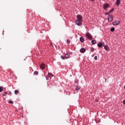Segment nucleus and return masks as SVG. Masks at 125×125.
<instances>
[{
	"mask_svg": "<svg viewBox=\"0 0 125 125\" xmlns=\"http://www.w3.org/2000/svg\"><path fill=\"white\" fill-rule=\"evenodd\" d=\"M77 20L75 21V23L77 26H82V22H83V16L78 15L76 17Z\"/></svg>",
	"mask_w": 125,
	"mask_h": 125,
	"instance_id": "nucleus-1",
	"label": "nucleus"
},
{
	"mask_svg": "<svg viewBox=\"0 0 125 125\" xmlns=\"http://www.w3.org/2000/svg\"><path fill=\"white\" fill-rule=\"evenodd\" d=\"M86 37L87 39L89 40V41H91V40H92L93 39L92 35H91V34H90V33H89V32H87L86 33Z\"/></svg>",
	"mask_w": 125,
	"mask_h": 125,
	"instance_id": "nucleus-2",
	"label": "nucleus"
},
{
	"mask_svg": "<svg viewBox=\"0 0 125 125\" xmlns=\"http://www.w3.org/2000/svg\"><path fill=\"white\" fill-rule=\"evenodd\" d=\"M109 7H110V4H109V3H107L104 4L103 8L104 10H107V9L109 8Z\"/></svg>",
	"mask_w": 125,
	"mask_h": 125,
	"instance_id": "nucleus-3",
	"label": "nucleus"
},
{
	"mask_svg": "<svg viewBox=\"0 0 125 125\" xmlns=\"http://www.w3.org/2000/svg\"><path fill=\"white\" fill-rule=\"evenodd\" d=\"M120 23L121 22L120 21H115L112 22V25H113V26H117V25H120Z\"/></svg>",
	"mask_w": 125,
	"mask_h": 125,
	"instance_id": "nucleus-4",
	"label": "nucleus"
},
{
	"mask_svg": "<svg viewBox=\"0 0 125 125\" xmlns=\"http://www.w3.org/2000/svg\"><path fill=\"white\" fill-rule=\"evenodd\" d=\"M105 46V43H104V42H99L98 43V47H102V46Z\"/></svg>",
	"mask_w": 125,
	"mask_h": 125,
	"instance_id": "nucleus-5",
	"label": "nucleus"
},
{
	"mask_svg": "<svg viewBox=\"0 0 125 125\" xmlns=\"http://www.w3.org/2000/svg\"><path fill=\"white\" fill-rule=\"evenodd\" d=\"M107 19L108 22H111V21H113V15L111 14L109 15Z\"/></svg>",
	"mask_w": 125,
	"mask_h": 125,
	"instance_id": "nucleus-6",
	"label": "nucleus"
},
{
	"mask_svg": "<svg viewBox=\"0 0 125 125\" xmlns=\"http://www.w3.org/2000/svg\"><path fill=\"white\" fill-rule=\"evenodd\" d=\"M40 67L42 70H44V69H45V65H44V63H42L40 65Z\"/></svg>",
	"mask_w": 125,
	"mask_h": 125,
	"instance_id": "nucleus-7",
	"label": "nucleus"
},
{
	"mask_svg": "<svg viewBox=\"0 0 125 125\" xmlns=\"http://www.w3.org/2000/svg\"><path fill=\"white\" fill-rule=\"evenodd\" d=\"M104 48L105 50H106V51H109L110 50V47L108 45H104Z\"/></svg>",
	"mask_w": 125,
	"mask_h": 125,
	"instance_id": "nucleus-8",
	"label": "nucleus"
},
{
	"mask_svg": "<svg viewBox=\"0 0 125 125\" xmlns=\"http://www.w3.org/2000/svg\"><path fill=\"white\" fill-rule=\"evenodd\" d=\"M80 51L81 53H84L86 51V49L84 48H82L80 49Z\"/></svg>",
	"mask_w": 125,
	"mask_h": 125,
	"instance_id": "nucleus-9",
	"label": "nucleus"
},
{
	"mask_svg": "<svg viewBox=\"0 0 125 125\" xmlns=\"http://www.w3.org/2000/svg\"><path fill=\"white\" fill-rule=\"evenodd\" d=\"M120 3H121V0H116V5L117 6H119V5H120Z\"/></svg>",
	"mask_w": 125,
	"mask_h": 125,
	"instance_id": "nucleus-10",
	"label": "nucleus"
},
{
	"mask_svg": "<svg viewBox=\"0 0 125 125\" xmlns=\"http://www.w3.org/2000/svg\"><path fill=\"white\" fill-rule=\"evenodd\" d=\"M70 53H67L65 54V58L68 59L70 58Z\"/></svg>",
	"mask_w": 125,
	"mask_h": 125,
	"instance_id": "nucleus-11",
	"label": "nucleus"
},
{
	"mask_svg": "<svg viewBox=\"0 0 125 125\" xmlns=\"http://www.w3.org/2000/svg\"><path fill=\"white\" fill-rule=\"evenodd\" d=\"M80 41L81 42H84V39L83 38V37H81L80 38Z\"/></svg>",
	"mask_w": 125,
	"mask_h": 125,
	"instance_id": "nucleus-12",
	"label": "nucleus"
},
{
	"mask_svg": "<svg viewBox=\"0 0 125 125\" xmlns=\"http://www.w3.org/2000/svg\"><path fill=\"white\" fill-rule=\"evenodd\" d=\"M96 42H96V40H93L91 41V43L93 45L95 44V43H96Z\"/></svg>",
	"mask_w": 125,
	"mask_h": 125,
	"instance_id": "nucleus-13",
	"label": "nucleus"
},
{
	"mask_svg": "<svg viewBox=\"0 0 125 125\" xmlns=\"http://www.w3.org/2000/svg\"><path fill=\"white\" fill-rule=\"evenodd\" d=\"M19 93V90H15L14 91V93L15 94H16V95H17V94H18Z\"/></svg>",
	"mask_w": 125,
	"mask_h": 125,
	"instance_id": "nucleus-14",
	"label": "nucleus"
},
{
	"mask_svg": "<svg viewBox=\"0 0 125 125\" xmlns=\"http://www.w3.org/2000/svg\"><path fill=\"white\" fill-rule=\"evenodd\" d=\"M34 75H35V76H38V75H39V72L37 71H34Z\"/></svg>",
	"mask_w": 125,
	"mask_h": 125,
	"instance_id": "nucleus-15",
	"label": "nucleus"
},
{
	"mask_svg": "<svg viewBox=\"0 0 125 125\" xmlns=\"http://www.w3.org/2000/svg\"><path fill=\"white\" fill-rule=\"evenodd\" d=\"M81 89V86H77L75 89V90H80Z\"/></svg>",
	"mask_w": 125,
	"mask_h": 125,
	"instance_id": "nucleus-16",
	"label": "nucleus"
},
{
	"mask_svg": "<svg viewBox=\"0 0 125 125\" xmlns=\"http://www.w3.org/2000/svg\"><path fill=\"white\" fill-rule=\"evenodd\" d=\"M110 32H115V27H111L110 28Z\"/></svg>",
	"mask_w": 125,
	"mask_h": 125,
	"instance_id": "nucleus-17",
	"label": "nucleus"
},
{
	"mask_svg": "<svg viewBox=\"0 0 125 125\" xmlns=\"http://www.w3.org/2000/svg\"><path fill=\"white\" fill-rule=\"evenodd\" d=\"M114 10H115V8H112L109 12V13H112V12H113V11H114Z\"/></svg>",
	"mask_w": 125,
	"mask_h": 125,
	"instance_id": "nucleus-18",
	"label": "nucleus"
},
{
	"mask_svg": "<svg viewBox=\"0 0 125 125\" xmlns=\"http://www.w3.org/2000/svg\"><path fill=\"white\" fill-rule=\"evenodd\" d=\"M90 51L92 52H93V51H94V48H93V47H91L90 48Z\"/></svg>",
	"mask_w": 125,
	"mask_h": 125,
	"instance_id": "nucleus-19",
	"label": "nucleus"
},
{
	"mask_svg": "<svg viewBox=\"0 0 125 125\" xmlns=\"http://www.w3.org/2000/svg\"><path fill=\"white\" fill-rule=\"evenodd\" d=\"M2 90H3V88L2 86H0V92H2Z\"/></svg>",
	"mask_w": 125,
	"mask_h": 125,
	"instance_id": "nucleus-20",
	"label": "nucleus"
},
{
	"mask_svg": "<svg viewBox=\"0 0 125 125\" xmlns=\"http://www.w3.org/2000/svg\"><path fill=\"white\" fill-rule=\"evenodd\" d=\"M61 58L63 60H65V57L63 56L62 55L61 56Z\"/></svg>",
	"mask_w": 125,
	"mask_h": 125,
	"instance_id": "nucleus-21",
	"label": "nucleus"
},
{
	"mask_svg": "<svg viewBox=\"0 0 125 125\" xmlns=\"http://www.w3.org/2000/svg\"><path fill=\"white\" fill-rule=\"evenodd\" d=\"M48 78H50V77H51V73H48V76H47Z\"/></svg>",
	"mask_w": 125,
	"mask_h": 125,
	"instance_id": "nucleus-22",
	"label": "nucleus"
},
{
	"mask_svg": "<svg viewBox=\"0 0 125 125\" xmlns=\"http://www.w3.org/2000/svg\"><path fill=\"white\" fill-rule=\"evenodd\" d=\"M67 43H70L71 42V41L69 40L68 39L66 40Z\"/></svg>",
	"mask_w": 125,
	"mask_h": 125,
	"instance_id": "nucleus-23",
	"label": "nucleus"
},
{
	"mask_svg": "<svg viewBox=\"0 0 125 125\" xmlns=\"http://www.w3.org/2000/svg\"><path fill=\"white\" fill-rule=\"evenodd\" d=\"M9 103H10V104H13V101L10 100L9 101Z\"/></svg>",
	"mask_w": 125,
	"mask_h": 125,
	"instance_id": "nucleus-24",
	"label": "nucleus"
},
{
	"mask_svg": "<svg viewBox=\"0 0 125 125\" xmlns=\"http://www.w3.org/2000/svg\"><path fill=\"white\" fill-rule=\"evenodd\" d=\"M110 13L109 12H106L105 13V15H109V14H110Z\"/></svg>",
	"mask_w": 125,
	"mask_h": 125,
	"instance_id": "nucleus-25",
	"label": "nucleus"
},
{
	"mask_svg": "<svg viewBox=\"0 0 125 125\" xmlns=\"http://www.w3.org/2000/svg\"><path fill=\"white\" fill-rule=\"evenodd\" d=\"M9 95H12V93H11V91H10L9 93L8 94Z\"/></svg>",
	"mask_w": 125,
	"mask_h": 125,
	"instance_id": "nucleus-26",
	"label": "nucleus"
},
{
	"mask_svg": "<svg viewBox=\"0 0 125 125\" xmlns=\"http://www.w3.org/2000/svg\"><path fill=\"white\" fill-rule=\"evenodd\" d=\"M94 59H95V60H97V56H95L94 57Z\"/></svg>",
	"mask_w": 125,
	"mask_h": 125,
	"instance_id": "nucleus-27",
	"label": "nucleus"
},
{
	"mask_svg": "<svg viewBox=\"0 0 125 125\" xmlns=\"http://www.w3.org/2000/svg\"><path fill=\"white\" fill-rule=\"evenodd\" d=\"M46 80H47H47H49V77H48V76L46 77Z\"/></svg>",
	"mask_w": 125,
	"mask_h": 125,
	"instance_id": "nucleus-28",
	"label": "nucleus"
},
{
	"mask_svg": "<svg viewBox=\"0 0 125 125\" xmlns=\"http://www.w3.org/2000/svg\"><path fill=\"white\" fill-rule=\"evenodd\" d=\"M50 75H51V77H54V75H53V74H52V73H51Z\"/></svg>",
	"mask_w": 125,
	"mask_h": 125,
	"instance_id": "nucleus-29",
	"label": "nucleus"
},
{
	"mask_svg": "<svg viewBox=\"0 0 125 125\" xmlns=\"http://www.w3.org/2000/svg\"><path fill=\"white\" fill-rule=\"evenodd\" d=\"M123 104H124V105H125V100H124L123 101Z\"/></svg>",
	"mask_w": 125,
	"mask_h": 125,
	"instance_id": "nucleus-30",
	"label": "nucleus"
},
{
	"mask_svg": "<svg viewBox=\"0 0 125 125\" xmlns=\"http://www.w3.org/2000/svg\"><path fill=\"white\" fill-rule=\"evenodd\" d=\"M4 94H8V93H7V92H5Z\"/></svg>",
	"mask_w": 125,
	"mask_h": 125,
	"instance_id": "nucleus-31",
	"label": "nucleus"
},
{
	"mask_svg": "<svg viewBox=\"0 0 125 125\" xmlns=\"http://www.w3.org/2000/svg\"><path fill=\"white\" fill-rule=\"evenodd\" d=\"M2 96H5V94H2Z\"/></svg>",
	"mask_w": 125,
	"mask_h": 125,
	"instance_id": "nucleus-32",
	"label": "nucleus"
},
{
	"mask_svg": "<svg viewBox=\"0 0 125 125\" xmlns=\"http://www.w3.org/2000/svg\"><path fill=\"white\" fill-rule=\"evenodd\" d=\"M91 1H94V0H91Z\"/></svg>",
	"mask_w": 125,
	"mask_h": 125,
	"instance_id": "nucleus-33",
	"label": "nucleus"
},
{
	"mask_svg": "<svg viewBox=\"0 0 125 125\" xmlns=\"http://www.w3.org/2000/svg\"><path fill=\"white\" fill-rule=\"evenodd\" d=\"M105 82H106V81H107V79H105Z\"/></svg>",
	"mask_w": 125,
	"mask_h": 125,
	"instance_id": "nucleus-34",
	"label": "nucleus"
},
{
	"mask_svg": "<svg viewBox=\"0 0 125 125\" xmlns=\"http://www.w3.org/2000/svg\"><path fill=\"white\" fill-rule=\"evenodd\" d=\"M75 83H77V81H75Z\"/></svg>",
	"mask_w": 125,
	"mask_h": 125,
	"instance_id": "nucleus-35",
	"label": "nucleus"
},
{
	"mask_svg": "<svg viewBox=\"0 0 125 125\" xmlns=\"http://www.w3.org/2000/svg\"><path fill=\"white\" fill-rule=\"evenodd\" d=\"M124 88H125V86H124Z\"/></svg>",
	"mask_w": 125,
	"mask_h": 125,
	"instance_id": "nucleus-36",
	"label": "nucleus"
},
{
	"mask_svg": "<svg viewBox=\"0 0 125 125\" xmlns=\"http://www.w3.org/2000/svg\"><path fill=\"white\" fill-rule=\"evenodd\" d=\"M92 56H94V55H93Z\"/></svg>",
	"mask_w": 125,
	"mask_h": 125,
	"instance_id": "nucleus-37",
	"label": "nucleus"
}]
</instances>
